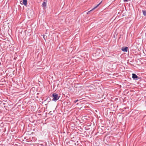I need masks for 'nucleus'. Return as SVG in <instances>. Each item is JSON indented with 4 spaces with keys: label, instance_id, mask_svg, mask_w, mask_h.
Instances as JSON below:
<instances>
[{
    "label": "nucleus",
    "instance_id": "1",
    "mask_svg": "<svg viewBox=\"0 0 146 146\" xmlns=\"http://www.w3.org/2000/svg\"><path fill=\"white\" fill-rule=\"evenodd\" d=\"M52 95L53 98L52 100L53 101L56 102L59 98V97L58 96V94L56 93H53Z\"/></svg>",
    "mask_w": 146,
    "mask_h": 146
},
{
    "label": "nucleus",
    "instance_id": "10",
    "mask_svg": "<svg viewBox=\"0 0 146 146\" xmlns=\"http://www.w3.org/2000/svg\"><path fill=\"white\" fill-rule=\"evenodd\" d=\"M128 0H123V1L125 2H127Z\"/></svg>",
    "mask_w": 146,
    "mask_h": 146
},
{
    "label": "nucleus",
    "instance_id": "7",
    "mask_svg": "<svg viewBox=\"0 0 146 146\" xmlns=\"http://www.w3.org/2000/svg\"><path fill=\"white\" fill-rule=\"evenodd\" d=\"M142 12L144 16H146V11L142 10Z\"/></svg>",
    "mask_w": 146,
    "mask_h": 146
},
{
    "label": "nucleus",
    "instance_id": "3",
    "mask_svg": "<svg viewBox=\"0 0 146 146\" xmlns=\"http://www.w3.org/2000/svg\"><path fill=\"white\" fill-rule=\"evenodd\" d=\"M102 2V1H101L96 6L94 7V8H93L92 10H91L88 11L87 13V14H89L90 12H91V11H93V10L97 8L100 5V4Z\"/></svg>",
    "mask_w": 146,
    "mask_h": 146
},
{
    "label": "nucleus",
    "instance_id": "9",
    "mask_svg": "<svg viewBox=\"0 0 146 146\" xmlns=\"http://www.w3.org/2000/svg\"><path fill=\"white\" fill-rule=\"evenodd\" d=\"M1 80L2 82H5L4 79L3 78L1 79Z\"/></svg>",
    "mask_w": 146,
    "mask_h": 146
},
{
    "label": "nucleus",
    "instance_id": "6",
    "mask_svg": "<svg viewBox=\"0 0 146 146\" xmlns=\"http://www.w3.org/2000/svg\"><path fill=\"white\" fill-rule=\"evenodd\" d=\"M23 4L25 6H26L27 3V0H23Z\"/></svg>",
    "mask_w": 146,
    "mask_h": 146
},
{
    "label": "nucleus",
    "instance_id": "2",
    "mask_svg": "<svg viewBox=\"0 0 146 146\" xmlns=\"http://www.w3.org/2000/svg\"><path fill=\"white\" fill-rule=\"evenodd\" d=\"M132 78L134 80H137L139 78L138 77V76L135 74L133 73L132 74Z\"/></svg>",
    "mask_w": 146,
    "mask_h": 146
},
{
    "label": "nucleus",
    "instance_id": "11",
    "mask_svg": "<svg viewBox=\"0 0 146 146\" xmlns=\"http://www.w3.org/2000/svg\"><path fill=\"white\" fill-rule=\"evenodd\" d=\"M43 38H44V36H43Z\"/></svg>",
    "mask_w": 146,
    "mask_h": 146
},
{
    "label": "nucleus",
    "instance_id": "8",
    "mask_svg": "<svg viewBox=\"0 0 146 146\" xmlns=\"http://www.w3.org/2000/svg\"><path fill=\"white\" fill-rule=\"evenodd\" d=\"M78 101V100H76L74 101V102L75 103H76V102H77Z\"/></svg>",
    "mask_w": 146,
    "mask_h": 146
},
{
    "label": "nucleus",
    "instance_id": "4",
    "mask_svg": "<svg viewBox=\"0 0 146 146\" xmlns=\"http://www.w3.org/2000/svg\"><path fill=\"white\" fill-rule=\"evenodd\" d=\"M128 48L127 47H122L121 48V50L124 52H127V51Z\"/></svg>",
    "mask_w": 146,
    "mask_h": 146
},
{
    "label": "nucleus",
    "instance_id": "5",
    "mask_svg": "<svg viewBox=\"0 0 146 146\" xmlns=\"http://www.w3.org/2000/svg\"><path fill=\"white\" fill-rule=\"evenodd\" d=\"M47 1V0H44V2L42 4V6L43 7H46V2Z\"/></svg>",
    "mask_w": 146,
    "mask_h": 146
}]
</instances>
